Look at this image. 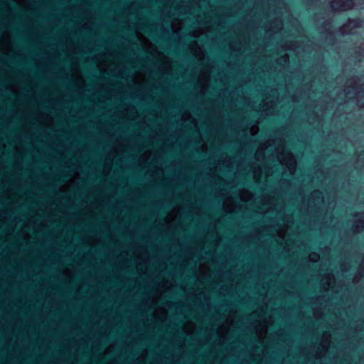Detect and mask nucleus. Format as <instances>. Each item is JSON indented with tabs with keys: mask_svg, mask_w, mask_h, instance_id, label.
I'll list each match as a JSON object with an SVG mask.
<instances>
[{
	"mask_svg": "<svg viewBox=\"0 0 364 364\" xmlns=\"http://www.w3.org/2000/svg\"><path fill=\"white\" fill-rule=\"evenodd\" d=\"M280 142L276 149L277 159L281 164L286 166L290 175H293L296 171V161L290 152L285 151L284 143L282 141Z\"/></svg>",
	"mask_w": 364,
	"mask_h": 364,
	"instance_id": "obj_1",
	"label": "nucleus"
},
{
	"mask_svg": "<svg viewBox=\"0 0 364 364\" xmlns=\"http://www.w3.org/2000/svg\"><path fill=\"white\" fill-rule=\"evenodd\" d=\"M330 5L333 10L343 11L351 9L354 2L353 0H331Z\"/></svg>",
	"mask_w": 364,
	"mask_h": 364,
	"instance_id": "obj_2",
	"label": "nucleus"
},
{
	"mask_svg": "<svg viewBox=\"0 0 364 364\" xmlns=\"http://www.w3.org/2000/svg\"><path fill=\"white\" fill-rule=\"evenodd\" d=\"M268 324L269 321L267 320L260 318L258 323L255 326L256 334L260 342H262L266 337Z\"/></svg>",
	"mask_w": 364,
	"mask_h": 364,
	"instance_id": "obj_3",
	"label": "nucleus"
},
{
	"mask_svg": "<svg viewBox=\"0 0 364 364\" xmlns=\"http://www.w3.org/2000/svg\"><path fill=\"white\" fill-rule=\"evenodd\" d=\"M362 26V21L360 20H349L341 28L342 34H350L354 33V29Z\"/></svg>",
	"mask_w": 364,
	"mask_h": 364,
	"instance_id": "obj_4",
	"label": "nucleus"
},
{
	"mask_svg": "<svg viewBox=\"0 0 364 364\" xmlns=\"http://www.w3.org/2000/svg\"><path fill=\"white\" fill-rule=\"evenodd\" d=\"M97 68L100 71L105 73L109 70V66L107 62L108 55L105 53L101 54L98 56Z\"/></svg>",
	"mask_w": 364,
	"mask_h": 364,
	"instance_id": "obj_5",
	"label": "nucleus"
},
{
	"mask_svg": "<svg viewBox=\"0 0 364 364\" xmlns=\"http://www.w3.org/2000/svg\"><path fill=\"white\" fill-rule=\"evenodd\" d=\"M355 217L357 219L353 226V230L355 232H359L364 228V213L357 214Z\"/></svg>",
	"mask_w": 364,
	"mask_h": 364,
	"instance_id": "obj_6",
	"label": "nucleus"
},
{
	"mask_svg": "<svg viewBox=\"0 0 364 364\" xmlns=\"http://www.w3.org/2000/svg\"><path fill=\"white\" fill-rule=\"evenodd\" d=\"M334 276L332 274H327L321 278V282L324 290H328L331 284L334 282Z\"/></svg>",
	"mask_w": 364,
	"mask_h": 364,
	"instance_id": "obj_7",
	"label": "nucleus"
},
{
	"mask_svg": "<svg viewBox=\"0 0 364 364\" xmlns=\"http://www.w3.org/2000/svg\"><path fill=\"white\" fill-rule=\"evenodd\" d=\"M223 209L227 213H232L236 210V205L234 200L231 197H228L223 202Z\"/></svg>",
	"mask_w": 364,
	"mask_h": 364,
	"instance_id": "obj_8",
	"label": "nucleus"
},
{
	"mask_svg": "<svg viewBox=\"0 0 364 364\" xmlns=\"http://www.w3.org/2000/svg\"><path fill=\"white\" fill-rule=\"evenodd\" d=\"M272 144H274V141L268 140L267 142L259 146V147L257 149L255 153V158L257 161H259L260 158L263 157L264 151L267 149L269 146H272Z\"/></svg>",
	"mask_w": 364,
	"mask_h": 364,
	"instance_id": "obj_9",
	"label": "nucleus"
},
{
	"mask_svg": "<svg viewBox=\"0 0 364 364\" xmlns=\"http://www.w3.org/2000/svg\"><path fill=\"white\" fill-rule=\"evenodd\" d=\"M154 316L157 320L164 321L167 316L166 310L163 307L156 308L154 311Z\"/></svg>",
	"mask_w": 364,
	"mask_h": 364,
	"instance_id": "obj_10",
	"label": "nucleus"
},
{
	"mask_svg": "<svg viewBox=\"0 0 364 364\" xmlns=\"http://www.w3.org/2000/svg\"><path fill=\"white\" fill-rule=\"evenodd\" d=\"M239 196L241 200L245 202L251 200L253 197L252 193L246 189L240 190L239 192Z\"/></svg>",
	"mask_w": 364,
	"mask_h": 364,
	"instance_id": "obj_11",
	"label": "nucleus"
},
{
	"mask_svg": "<svg viewBox=\"0 0 364 364\" xmlns=\"http://www.w3.org/2000/svg\"><path fill=\"white\" fill-rule=\"evenodd\" d=\"M195 328L196 326L194 323L191 322L186 323L183 327V331L188 335H191L192 333H193Z\"/></svg>",
	"mask_w": 364,
	"mask_h": 364,
	"instance_id": "obj_12",
	"label": "nucleus"
},
{
	"mask_svg": "<svg viewBox=\"0 0 364 364\" xmlns=\"http://www.w3.org/2000/svg\"><path fill=\"white\" fill-rule=\"evenodd\" d=\"M209 80V73L208 72H203L199 76V81L203 86H205Z\"/></svg>",
	"mask_w": 364,
	"mask_h": 364,
	"instance_id": "obj_13",
	"label": "nucleus"
},
{
	"mask_svg": "<svg viewBox=\"0 0 364 364\" xmlns=\"http://www.w3.org/2000/svg\"><path fill=\"white\" fill-rule=\"evenodd\" d=\"M330 342V335L325 333L322 338V346L323 349L326 351L328 350Z\"/></svg>",
	"mask_w": 364,
	"mask_h": 364,
	"instance_id": "obj_14",
	"label": "nucleus"
},
{
	"mask_svg": "<svg viewBox=\"0 0 364 364\" xmlns=\"http://www.w3.org/2000/svg\"><path fill=\"white\" fill-rule=\"evenodd\" d=\"M228 326L223 325L218 329V334L220 338H225V336L226 335L228 332Z\"/></svg>",
	"mask_w": 364,
	"mask_h": 364,
	"instance_id": "obj_15",
	"label": "nucleus"
},
{
	"mask_svg": "<svg viewBox=\"0 0 364 364\" xmlns=\"http://www.w3.org/2000/svg\"><path fill=\"white\" fill-rule=\"evenodd\" d=\"M287 226H284V227H282L281 228H279L278 230H277V235L282 238V239H284L285 237V235L287 234Z\"/></svg>",
	"mask_w": 364,
	"mask_h": 364,
	"instance_id": "obj_16",
	"label": "nucleus"
},
{
	"mask_svg": "<svg viewBox=\"0 0 364 364\" xmlns=\"http://www.w3.org/2000/svg\"><path fill=\"white\" fill-rule=\"evenodd\" d=\"M348 83H350V85L347 89L345 90V92H346V95H348L350 93L349 88L351 87L354 90L355 93L358 95V97H360V91L358 90V89L353 85V80H350Z\"/></svg>",
	"mask_w": 364,
	"mask_h": 364,
	"instance_id": "obj_17",
	"label": "nucleus"
},
{
	"mask_svg": "<svg viewBox=\"0 0 364 364\" xmlns=\"http://www.w3.org/2000/svg\"><path fill=\"white\" fill-rule=\"evenodd\" d=\"M309 258L311 262H317L319 259L320 256L318 253L312 252L309 255Z\"/></svg>",
	"mask_w": 364,
	"mask_h": 364,
	"instance_id": "obj_18",
	"label": "nucleus"
},
{
	"mask_svg": "<svg viewBox=\"0 0 364 364\" xmlns=\"http://www.w3.org/2000/svg\"><path fill=\"white\" fill-rule=\"evenodd\" d=\"M262 170L260 168L255 169L254 171V178L257 182L259 180Z\"/></svg>",
	"mask_w": 364,
	"mask_h": 364,
	"instance_id": "obj_19",
	"label": "nucleus"
},
{
	"mask_svg": "<svg viewBox=\"0 0 364 364\" xmlns=\"http://www.w3.org/2000/svg\"><path fill=\"white\" fill-rule=\"evenodd\" d=\"M151 153L149 151H146L142 154L139 159L140 162H145L150 156Z\"/></svg>",
	"mask_w": 364,
	"mask_h": 364,
	"instance_id": "obj_20",
	"label": "nucleus"
},
{
	"mask_svg": "<svg viewBox=\"0 0 364 364\" xmlns=\"http://www.w3.org/2000/svg\"><path fill=\"white\" fill-rule=\"evenodd\" d=\"M177 24L178 25V26L176 28V21H173L171 24V26H172V29L173 31L175 32V33H177L180 29H181V22L180 21H178L177 22Z\"/></svg>",
	"mask_w": 364,
	"mask_h": 364,
	"instance_id": "obj_21",
	"label": "nucleus"
},
{
	"mask_svg": "<svg viewBox=\"0 0 364 364\" xmlns=\"http://www.w3.org/2000/svg\"><path fill=\"white\" fill-rule=\"evenodd\" d=\"M259 132V127L257 124H254L253 126H252V127L250 128V134L254 136V135H256L257 134V132Z\"/></svg>",
	"mask_w": 364,
	"mask_h": 364,
	"instance_id": "obj_22",
	"label": "nucleus"
},
{
	"mask_svg": "<svg viewBox=\"0 0 364 364\" xmlns=\"http://www.w3.org/2000/svg\"><path fill=\"white\" fill-rule=\"evenodd\" d=\"M194 54L198 58H203L204 55L203 51L202 50L201 48H198V49L195 50Z\"/></svg>",
	"mask_w": 364,
	"mask_h": 364,
	"instance_id": "obj_23",
	"label": "nucleus"
},
{
	"mask_svg": "<svg viewBox=\"0 0 364 364\" xmlns=\"http://www.w3.org/2000/svg\"><path fill=\"white\" fill-rule=\"evenodd\" d=\"M312 196L314 198H320L321 199V201L323 202V197L322 196V193L321 192L318 191H315L313 193H312Z\"/></svg>",
	"mask_w": 364,
	"mask_h": 364,
	"instance_id": "obj_24",
	"label": "nucleus"
},
{
	"mask_svg": "<svg viewBox=\"0 0 364 364\" xmlns=\"http://www.w3.org/2000/svg\"><path fill=\"white\" fill-rule=\"evenodd\" d=\"M191 117V114L188 113V112H185L183 113V116H182V119L186 121V120H188Z\"/></svg>",
	"mask_w": 364,
	"mask_h": 364,
	"instance_id": "obj_25",
	"label": "nucleus"
},
{
	"mask_svg": "<svg viewBox=\"0 0 364 364\" xmlns=\"http://www.w3.org/2000/svg\"><path fill=\"white\" fill-rule=\"evenodd\" d=\"M177 214L176 210H173L171 213H170L167 217V219H171L173 216H175Z\"/></svg>",
	"mask_w": 364,
	"mask_h": 364,
	"instance_id": "obj_26",
	"label": "nucleus"
},
{
	"mask_svg": "<svg viewBox=\"0 0 364 364\" xmlns=\"http://www.w3.org/2000/svg\"><path fill=\"white\" fill-rule=\"evenodd\" d=\"M200 35V33L198 31H194L192 33L193 37H198Z\"/></svg>",
	"mask_w": 364,
	"mask_h": 364,
	"instance_id": "obj_27",
	"label": "nucleus"
},
{
	"mask_svg": "<svg viewBox=\"0 0 364 364\" xmlns=\"http://www.w3.org/2000/svg\"><path fill=\"white\" fill-rule=\"evenodd\" d=\"M194 46H197L196 42H194V43H191L190 47H191V49H193Z\"/></svg>",
	"mask_w": 364,
	"mask_h": 364,
	"instance_id": "obj_28",
	"label": "nucleus"
},
{
	"mask_svg": "<svg viewBox=\"0 0 364 364\" xmlns=\"http://www.w3.org/2000/svg\"><path fill=\"white\" fill-rule=\"evenodd\" d=\"M358 103H359V105H360V107H364V103H363V102H361L360 100H358Z\"/></svg>",
	"mask_w": 364,
	"mask_h": 364,
	"instance_id": "obj_29",
	"label": "nucleus"
},
{
	"mask_svg": "<svg viewBox=\"0 0 364 364\" xmlns=\"http://www.w3.org/2000/svg\"><path fill=\"white\" fill-rule=\"evenodd\" d=\"M284 58H285L287 60H288V59H289V57H288V55H284Z\"/></svg>",
	"mask_w": 364,
	"mask_h": 364,
	"instance_id": "obj_30",
	"label": "nucleus"
},
{
	"mask_svg": "<svg viewBox=\"0 0 364 364\" xmlns=\"http://www.w3.org/2000/svg\"><path fill=\"white\" fill-rule=\"evenodd\" d=\"M141 266V263L138 264L137 268L139 269V267Z\"/></svg>",
	"mask_w": 364,
	"mask_h": 364,
	"instance_id": "obj_31",
	"label": "nucleus"
}]
</instances>
